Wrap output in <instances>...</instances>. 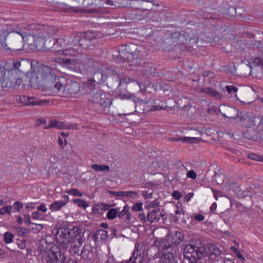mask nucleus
Segmentation results:
<instances>
[{"label": "nucleus", "instance_id": "nucleus-43", "mask_svg": "<svg viewBox=\"0 0 263 263\" xmlns=\"http://www.w3.org/2000/svg\"><path fill=\"white\" fill-rule=\"evenodd\" d=\"M73 201L74 203L78 204L79 207L83 209H86L89 205L88 202L84 200L75 199L73 200Z\"/></svg>", "mask_w": 263, "mask_h": 263}, {"label": "nucleus", "instance_id": "nucleus-5", "mask_svg": "<svg viewBox=\"0 0 263 263\" xmlns=\"http://www.w3.org/2000/svg\"><path fill=\"white\" fill-rule=\"evenodd\" d=\"M183 239L182 234L176 232L173 236L166 235L163 238H157L153 242V246L159 250L165 251L170 249L172 245L177 246L180 243Z\"/></svg>", "mask_w": 263, "mask_h": 263}, {"label": "nucleus", "instance_id": "nucleus-40", "mask_svg": "<svg viewBox=\"0 0 263 263\" xmlns=\"http://www.w3.org/2000/svg\"><path fill=\"white\" fill-rule=\"evenodd\" d=\"M249 63L254 66L263 65V59L258 57H252Z\"/></svg>", "mask_w": 263, "mask_h": 263}, {"label": "nucleus", "instance_id": "nucleus-47", "mask_svg": "<svg viewBox=\"0 0 263 263\" xmlns=\"http://www.w3.org/2000/svg\"><path fill=\"white\" fill-rule=\"evenodd\" d=\"M159 203L157 201V199L154 200L153 201L149 202L148 204L145 205V207L146 209H150V208H159Z\"/></svg>", "mask_w": 263, "mask_h": 263}, {"label": "nucleus", "instance_id": "nucleus-61", "mask_svg": "<svg viewBox=\"0 0 263 263\" xmlns=\"http://www.w3.org/2000/svg\"><path fill=\"white\" fill-rule=\"evenodd\" d=\"M187 177L192 179H196L197 175L194 171L191 170L187 172Z\"/></svg>", "mask_w": 263, "mask_h": 263}, {"label": "nucleus", "instance_id": "nucleus-54", "mask_svg": "<svg viewBox=\"0 0 263 263\" xmlns=\"http://www.w3.org/2000/svg\"><path fill=\"white\" fill-rule=\"evenodd\" d=\"M142 203L138 202L133 206L132 209L134 211H141L142 210Z\"/></svg>", "mask_w": 263, "mask_h": 263}, {"label": "nucleus", "instance_id": "nucleus-12", "mask_svg": "<svg viewBox=\"0 0 263 263\" xmlns=\"http://www.w3.org/2000/svg\"><path fill=\"white\" fill-rule=\"evenodd\" d=\"M106 85L108 87L112 88L121 85L122 80L115 71H111L107 75Z\"/></svg>", "mask_w": 263, "mask_h": 263}, {"label": "nucleus", "instance_id": "nucleus-31", "mask_svg": "<svg viewBox=\"0 0 263 263\" xmlns=\"http://www.w3.org/2000/svg\"><path fill=\"white\" fill-rule=\"evenodd\" d=\"M66 204V201H55L50 205L49 209L52 212L58 211Z\"/></svg>", "mask_w": 263, "mask_h": 263}, {"label": "nucleus", "instance_id": "nucleus-21", "mask_svg": "<svg viewBox=\"0 0 263 263\" xmlns=\"http://www.w3.org/2000/svg\"><path fill=\"white\" fill-rule=\"evenodd\" d=\"M177 35H178L177 32L169 34L168 36L166 35L163 41L165 47L168 48L170 46H177Z\"/></svg>", "mask_w": 263, "mask_h": 263}, {"label": "nucleus", "instance_id": "nucleus-16", "mask_svg": "<svg viewBox=\"0 0 263 263\" xmlns=\"http://www.w3.org/2000/svg\"><path fill=\"white\" fill-rule=\"evenodd\" d=\"M134 59V54L132 52H129L127 49L119 51L115 61L117 62H132Z\"/></svg>", "mask_w": 263, "mask_h": 263}, {"label": "nucleus", "instance_id": "nucleus-35", "mask_svg": "<svg viewBox=\"0 0 263 263\" xmlns=\"http://www.w3.org/2000/svg\"><path fill=\"white\" fill-rule=\"evenodd\" d=\"M48 60L50 62H54L58 63H64L66 64H72L73 60L68 58H61L60 57L48 58Z\"/></svg>", "mask_w": 263, "mask_h": 263}, {"label": "nucleus", "instance_id": "nucleus-56", "mask_svg": "<svg viewBox=\"0 0 263 263\" xmlns=\"http://www.w3.org/2000/svg\"><path fill=\"white\" fill-rule=\"evenodd\" d=\"M35 226V227L34 228H32V229L33 231H34V232L35 233L36 232H40L41 231H42L43 229V226L41 224H36V223H35L34 224Z\"/></svg>", "mask_w": 263, "mask_h": 263}, {"label": "nucleus", "instance_id": "nucleus-6", "mask_svg": "<svg viewBox=\"0 0 263 263\" xmlns=\"http://www.w3.org/2000/svg\"><path fill=\"white\" fill-rule=\"evenodd\" d=\"M77 12L104 13L102 2L99 0H78Z\"/></svg>", "mask_w": 263, "mask_h": 263}, {"label": "nucleus", "instance_id": "nucleus-13", "mask_svg": "<svg viewBox=\"0 0 263 263\" xmlns=\"http://www.w3.org/2000/svg\"><path fill=\"white\" fill-rule=\"evenodd\" d=\"M22 103L28 106H43L47 105L49 101L45 100H39L37 98L33 97H29L27 96H23L21 98Z\"/></svg>", "mask_w": 263, "mask_h": 263}, {"label": "nucleus", "instance_id": "nucleus-36", "mask_svg": "<svg viewBox=\"0 0 263 263\" xmlns=\"http://www.w3.org/2000/svg\"><path fill=\"white\" fill-rule=\"evenodd\" d=\"M103 93H105V92L100 90H97L96 92L91 93V96H90L89 99L92 102H99L102 97Z\"/></svg>", "mask_w": 263, "mask_h": 263}, {"label": "nucleus", "instance_id": "nucleus-10", "mask_svg": "<svg viewBox=\"0 0 263 263\" xmlns=\"http://www.w3.org/2000/svg\"><path fill=\"white\" fill-rule=\"evenodd\" d=\"M78 124L75 123L59 121L56 120H51L47 126H44V129L55 128L57 129H76L78 128Z\"/></svg>", "mask_w": 263, "mask_h": 263}, {"label": "nucleus", "instance_id": "nucleus-48", "mask_svg": "<svg viewBox=\"0 0 263 263\" xmlns=\"http://www.w3.org/2000/svg\"><path fill=\"white\" fill-rule=\"evenodd\" d=\"M146 2L147 3H151L153 6L155 5V1L153 0H130V6L131 7L137 8V7L135 5L136 2Z\"/></svg>", "mask_w": 263, "mask_h": 263}, {"label": "nucleus", "instance_id": "nucleus-19", "mask_svg": "<svg viewBox=\"0 0 263 263\" xmlns=\"http://www.w3.org/2000/svg\"><path fill=\"white\" fill-rule=\"evenodd\" d=\"M45 27L46 26L43 24L36 23L29 24L26 27L28 32H24V33L25 34L26 36L27 34L32 36H36V32L44 30L46 29Z\"/></svg>", "mask_w": 263, "mask_h": 263}, {"label": "nucleus", "instance_id": "nucleus-62", "mask_svg": "<svg viewBox=\"0 0 263 263\" xmlns=\"http://www.w3.org/2000/svg\"><path fill=\"white\" fill-rule=\"evenodd\" d=\"M172 196L176 200H179L181 198L180 193L177 191H175L173 192Z\"/></svg>", "mask_w": 263, "mask_h": 263}, {"label": "nucleus", "instance_id": "nucleus-28", "mask_svg": "<svg viewBox=\"0 0 263 263\" xmlns=\"http://www.w3.org/2000/svg\"><path fill=\"white\" fill-rule=\"evenodd\" d=\"M122 98H129L133 101L135 107L136 108L138 105H141L143 104L142 100L137 98L134 94H120Z\"/></svg>", "mask_w": 263, "mask_h": 263}, {"label": "nucleus", "instance_id": "nucleus-24", "mask_svg": "<svg viewBox=\"0 0 263 263\" xmlns=\"http://www.w3.org/2000/svg\"><path fill=\"white\" fill-rule=\"evenodd\" d=\"M201 91V92L210 97H213L216 99L220 100L222 98V95L213 88L205 87L202 88Z\"/></svg>", "mask_w": 263, "mask_h": 263}, {"label": "nucleus", "instance_id": "nucleus-58", "mask_svg": "<svg viewBox=\"0 0 263 263\" xmlns=\"http://www.w3.org/2000/svg\"><path fill=\"white\" fill-rule=\"evenodd\" d=\"M228 14L230 16H232L234 15L236 13V10L234 7L230 6L228 8Z\"/></svg>", "mask_w": 263, "mask_h": 263}, {"label": "nucleus", "instance_id": "nucleus-49", "mask_svg": "<svg viewBox=\"0 0 263 263\" xmlns=\"http://www.w3.org/2000/svg\"><path fill=\"white\" fill-rule=\"evenodd\" d=\"M68 194L76 196L81 197L83 194L80 192L77 189H72L66 192Z\"/></svg>", "mask_w": 263, "mask_h": 263}, {"label": "nucleus", "instance_id": "nucleus-64", "mask_svg": "<svg viewBox=\"0 0 263 263\" xmlns=\"http://www.w3.org/2000/svg\"><path fill=\"white\" fill-rule=\"evenodd\" d=\"M194 218L197 221H202L204 220L205 217L201 214H197L194 216Z\"/></svg>", "mask_w": 263, "mask_h": 263}, {"label": "nucleus", "instance_id": "nucleus-38", "mask_svg": "<svg viewBox=\"0 0 263 263\" xmlns=\"http://www.w3.org/2000/svg\"><path fill=\"white\" fill-rule=\"evenodd\" d=\"M226 89L227 92V96L230 95V97H235L236 92L238 91V88L233 85H227L226 86Z\"/></svg>", "mask_w": 263, "mask_h": 263}, {"label": "nucleus", "instance_id": "nucleus-7", "mask_svg": "<svg viewBox=\"0 0 263 263\" xmlns=\"http://www.w3.org/2000/svg\"><path fill=\"white\" fill-rule=\"evenodd\" d=\"M79 229L76 228L73 230H70L68 228H61L57 232L56 241L64 249H66L68 248V244L72 241V234L76 233L75 236L79 234Z\"/></svg>", "mask_w": 263, "mask_h": 263}, {"label": "nucleus", "instance_id": "nucleus-26", "mask_svg": "<svg viewBox=\"0 0 263 263\" xmlns=\"http://www.w3.org/2000/svg\"><path fill=\"white\" fill-rule=\"evenodd\" d=\"M226 112H222L221 115L225 117L230 119H235L238 115V110L232 107L227 106L226 108Z\"/></svg>", "mask_w": 263, "mask_h": 263}, {"label": "nucleus", "instance_id": "nucleus-32", "mask_svg": "<svg viewBox=\"0 0 263 263\" xmlns=\"http://www.w3.org/2000/svg\"><path fill=\"white\" fill-rule=\"evenodd\" d=\"M96 172H104L105 173L110 172V167L107 165L94 164L91 166Z\"/></svg>", "mask_w": 263, "mask_h": 263}, {"label": "nucleus", "instance_id": "nucleus-3", "mask_svg": "<svg viewBox=\"0 0 263 263\" xmlns=\"http://www.w3.org/2000/svg\"><path fill=\"white\" fill-rule=\"evenodd\" d=\"M204 248L199 239H193L184 248V256L191 263L195 262L204 255Z\"/></svg>", "mask_w": 263, "mask_h": 263}, {"label": "nucleus", "instance_id": "nucleus-39", "mask_svg": "<svg viewBox=\"0 0 263 263\" xmlns=\"http://www.w3.org/2000/svg\"><path fill=\"white\" fill-rule=\"evenodd\" d=\"M77 49L69 48L62 51V54L66 56L76 57L79 54Z\"/></svg>", "mask_w": 263, "mask_h": 263}, {"label": "nucleus", "instance_id": "nucleus-45", "mask_svg": "<svg viewBox=\"0 0 263 263\" xmlns=\"http://www.w3.org/2000/svg\"><path fill=\"white\" fill-rule=\"evenodd\" d=\"M13 206L11 205H7L0 209V214L4 215L6 214L11 215V212Z\"/></svg>", "mask_w": 263, "mask_h": 263}, {"label": "nucleus", "instance_id": "nucleus-9", "mask_svg": "<svg viewBox=\"0 0 263 263\" xmlns=\"http://www.w3.org/2000/svg\"><path fill=\"white\" fill-rule=\"evenodd\" d=\"M166 215L163 210L160 211L159 208L149 210L148 212V221L151 223L159 222L164 223L166 220Z\"/></svg>", "mask_w": 263, "mask_h": 263}, {"label": "nucleus", "instance_id": "nucleus-63", "mask_svg": "<svg viewBox=\"0 0 263 263\" xmlns=\"http://www.w3.org/2000/svg\"><path fill=\"white\" fill-rule=\"evenodd\" d=\"M37 210L45 213L47 209L46 207V205L44 203H42L37 207Z\"/></svg>", "mask_w": 263, "mask_h": 263}, {"label": "nucleus", "instance_id": "nucleus-15", "mask_svg": "<svg viewBox=\"0 0 263 263\" xmlns=\"http://www.w3.org/2000/svg\"><path fill=\"white\" fill-rule=\"evenodd\" d=\"M248 124L256 130L263 131V116H253L248 119Z\"/></svg>", "mask_w": 263, "mask_h": 263}, {"label": "nucleus", "instance_id": "nucleus-29", "mask_svg": "<svg viewBox=\"0 0 263 263\" xmlns=\"http://www.w3.org/2000/svg\"><path fill=\"white\" fill-rule=\"evenodd\" d=\"M130 207L128 205L124 206L123 209L118 212L117 216L120 218H122L125 216V219L127 221H129L131 219L132 215L129 213Z\"/></svg>", "mask_w": 263, "mask_h": 263}, {"label": "nucleus", "instance_id": "nucleus-55", "mask_svg": "<svg viewBox=\"0 0 263 263\" xmlns=\"http://www.w3.org/2000/svg\"><path fill=\"white\" fill-rule=\"evenodd\" d=\"M164 108H165V109H167V110H169L172 108V107H169V106H165V107H162V106H160V105H158V106L153 105L152 107V110H161Z\"/></svg>", "mask_w": 263, "mask_h": 263}, {"label": "nucleus", "instance_id": "nucleus-50", "mask_svg": "<svg viewBox=\"0 0 263 263\" xmlns=\"http://www.w3.org/2000/svg\"><path fill=\"white\" fill-rule=\"evenodd\" d=\"M237 118H238L240 120V121L242 122L243 121L247 120L248 119H249V116L248 114L247 113H243L241 112L240 114L238 112V115L237 116Z\"/></svg>", "mask_w": 263, "mask_h": 263}, {"label": "nucleus", "instance_id": "nucleus-46", "mask_svg": "<svg viewBox=\"0 0 263 263\" xmlns=\"http://www.w3.org/2000/svg\"><path fill=\"white\" fill-rule=\"evenodd\" d=\"M248 157L250 159L263 162V157L254 153H250L248 155Z\"/></svg>", "mask_w": 263, "mask_h": 263}, {"label": "nucleus", "instance_id": "nucleus-8", "mask_svg": "<svg viewBox=\"0 0 263 263\" xmlns=\"http://www.w3.org/2000/svg\"><path fill=\"white\" fill-rule=\"evenodd\" d=\"M26 35L19 31H10L8 34L7 42L9 47L7 49L13 51H20L24 47V38Z\"/></svg>", "mask_w": 263, "mask_h": 263}, {"label": "nucleus", "instance_id": "nucleus-2", "mask_svg": "<svg viewBox=\"0 0 263 263\" xmlns=\"http://www.w3.org/2000/svg\"><path fill=\"white\" fill-rule=\"evenodd\" d=\"M37 251L40 253L38 255H42V260L43 263H64L66 258L58 246H53L51 249L46 250L43 245H40L37 248Z\"/></svg>", "mask_w": 263, "mask_h": 263}, {"label": "nucleus", "instance_id": "nucleus-44", "mask_svg": "<svg viewBox=\"0 0 263 263\" xmlns=\"http://www.w3.org/2000/svg\"><path fill=\"white\" fill-rule=\"evenodd\" d=\"M13 238L14 235L12 233L7 232L4 233V240L6 243H9L12 242L13 241Z\"/></svg>", "mask_w": 263, "mask_h": 263}, {"label": "nucleus", "instance_id": "nucleus-57", "mask_svg": "<svg viewBox=\"0 0 263 263\" xmlns=\"http://www.w3.org/2000/svg\"><path fill=\"white\" fill-rule=\"evenodd\" d=\"M142 195L145 198L150 199L153 198V193L149 192L148 191H143L142 192Z\"/></svg>", "mask_w": 263, "mask_h": 263}, {"label": "nucleus", "instance_id": "nucleus-1", "mask_svg": "<svg viewBox=\"0 0 263 263\" xmlns=\"http://www.w3.org/2000/svg\"><path fill=\"white\" fill-rule=\"evenodd\" d=\"M31 85H38L56 92L63 97H72L80 90L79 83L64 77H56L53 70L48 66L36 68L30 78Z\"/></svg>", "mask_w": 263, "mask_h": 263}, {"label": "nucleus", "instance_id": "nucleus-52", "mask_svg": "<svg viewBox=\"0 0 263 263\" xmlns=\"http://www.w3.org/2000/svg\"><path fill=\"white\" fill-rule=\"evenodd\" d=\"M139 196L138 192L136 191H127L126 197L135 199Z\"/></svg>", "mask_w": 263, "mask_h": 263}, {"label": "nucleus", "instance_id": "nucleus-23", "mask_svg": "<svg viewBox=\"0 0 263 263\" xmlns=\"http://www.w3.org/2000/svg\"><path fill=\"white\" fill-rule=\"evenodd\" d=\"M90 78L97 83V84H105L107 75L105 74L102 70H98L94 72L92 76Z\"/></svg>", "mask_w": 263, "mask_h": 263}, {"label": "nucleus", "instance_id": "nucleus-17", "mask_svg": "<svg viewBox=\"0 0 263 263\" xmlns=\"http://www.w3.org/2000/svg\"><path fill=\"white\" fill-rule=\"evenodd\" d=\"M75 7L76 4L70 6L64 3L56 2L53 4V10L59 12H77Z\"/></svg>", "mask_w": 263, "mask_h": 263}, {"label": "nucleus", "instance_id": "nucleus-18", "mask_svg": "<svg viewBox=\"0 0 263 263\" xmlns=\"http://www.w3.org/2000/svg\"><path fill=\"white\" fill-rule=\"evenodd\" d=\"M189 39V35L186 33H178L177 35V46L182 51L187 50V43Z\"/></svg>", "mask_w": 263, "mask_h": 263}, {"label": "nucleus", "instance_id": "nucleus-51", "mask_svg": "<svg viewBox=\"0 0 263 263\" xmlns=\"http://www.w3.org/2000/svg\"><path fill=\"white\" fill-rule=\"evenodd\" d=\"M198 138H191L184 137L182 138L183 142H187L190 143H194L198 142Z\"/></svg>", "mask_w": 263, "mask_h": 263}, {"label": "nucleus", "instance_id": "nucleus-60", "mask_svg": "<svg viewBox=\"0 0 263 263\" xmlns=\"http://www.w3.org/2000/svg\"><path fill=\"white\" fill-rule=\"evenodd\" d=\"M13 206L17 211H19L23 206V204L20 201H15L13 204Z\"/></svg>", "mask_w": 263, "mask_h": 263}, {"label": "nucleus", "instance_id": "nucleus-22", "mask_svg": "<svg viewBox=\"0 0 263 263\" xmlns=\"http://www.w3.org/2000/svg\"><path fill=\"white\" fill-rule=\"evenodd\" d=\"M125 1H127V0H114V1H111V0H106L104 1V2H102V4L103 5V6H102V8H103V10L104 11L105 13V6L106 5L109 6V7L111 8H121V7H124L125 6V4L124 2Z\"/></svg>", "mask_w": 263, "mask_h": 263}, {"label": "nucleus", "instance_id": "nucleus-14", "mask_svg": "<svg viewBox=\"0 0 263 263\" xmlns=\"http://www.w3.org/2000/svg\"><path fill=\"white\" fill-rule=\"evenodd\" d=\"M221 254V250L215 245L210 244L206 249L204 248V255L209 256L211 259H216Z\"/></svg>", "mask_w": 263, "mask_h": 263}, {"label": "nucleus", "instance_id": "nucleus-30", "mask_svg": "<svg viewBox=\"0 0 263 263\" xmlns=\"http://www.w3.org/2000/svg\"><path fill=\"white\" fill-rule=\"evenodd\" d=\"M34 37V44L36 48L37 49H42L45 45V39L42 35L41 36L39 35L33 36Z\"/></svg>", "mask_w": 263, "mask_h": 263}, {"label": "nucleus", "instance_id": "nucleus-42", "mask_svg": "<svg viewBox=\"0 0 263 263\" xmlns=\"http://www.w3.org/2000/svg\"><path fill=\"white\" fill-rule=\"evenodd\" d=\"M118 213L117 209H111L107 212V217L109 220H112L117 216Z\"/></svg>", "mask_w": 263, "mask_h": 263}, {"label": "nucleus", "instance_id": "nucleus-53", "mask_svg": "<svg viewBox=\"0 0 263 263\" xmlns=\"http://www.w3.org/2000/svg\"><path fill=\"white\" fill-rule=\"evenodd\" d=\"M16 231L17 232L18 235L20 236H26L27 232V229L25 228H23L21 227H18L16 228Z\"/></svg>", "mask_w": 263, "mask_h": 263}, {"label": "nucleus", "instance_id": "nucleus-59", "mask_svg": "<svg viewBox=\"0 0 263 263\" xmlns=\"http://www.w3.org/2000/svg\"><path fill=\"white\" fill-rule=\"evenodd\" d=\"M139 219L143 222H144L146 221H148V213L146 216L144 213H140L139 214Z\"/></svg>", "mask_w": 263, "mask_h": 263}, {"label": "nucleus", "instance_id": "nucleus-4", "mask_svg": "<svg viewBox=\"0 0 263 263\" xmlns=\"http://www.w3.org/2000/svg\"><path fill=\"white\" fill-rule=\"evenodd\" d=\"M57 43L61 47L73 45L77 47L86 48L89 46V41L85 37V36L81 33H73L67 35L64 38H59L56 40Z\"/></svg>", "mask_w": 263, "mask_h": 263}, {"label": "nucleus", "instance_id": "nucleus-41", "mask_svg": "<svg viewBox=\"0 0 263 263\" xmlns=\"http://www.w3.org/2000/svg\"><path fill=\"white\" fill-rule=\"evenodd\" d=\"M198 40L196 37H190L188 40L187 43V49L191 48H194L195 47H198L197 45Z\"/></svg>", "mask_w": 263, "mask_h": 263}, {"label": "nucleus", "instance_id": "nucleus-37", "mask_svg": "<svg viewBox=\"0 0 263 263\" xmlns=\"http://www.w3.org/2000/svg\"><path fill=\"white\" fill-rule=\"evenodd\" d=\"M8 33L9 32L6 30H0V44L5 48L8 46V44L5 43V41H7Z\"/></svg>", "mask_w": 263, "mask_h": 263}, {"label": "nucleus", "instance_id": "nucleus-33", "mask_svg": "<svg viewBox=\"0 0 263 263\" xmlns=\"http://www.w3.org/2000/svg\"><path fill=\"white\" fill-rule=\"evenodd\" d=\"M167 252L168 253H166L163 255L161 263H178L173 254L170 253L169 251Z\"/></svg>", "mask_w": 263, "mask_h": 263}, {"label": "nucleus", "instance_id": "nucleus-34", "mask_svg": "<svg viewBox=\"0 0 263 263\" xmlns=\"http://www.w3.org/2000/svg\"><path fill=\"white\" fill-rule=\"evenodd\" d=\"M26 64H27L28 66L31 65L29 62L26 61L24 59H22L20 61H14L13 66L15 69H18L20 71L23 72L24 70H25L23 66H25Z\"/></svg>", "mask_w": 263, "mask_h": 263}, {"label": "nucleus", "instance_id": "nucleus-25", "mask_svg": "<svg viewBox=\"0 0 263 263\" xmlns=\"http://www.w3.org/2000/svg\"><path fill=\"white\" fill-rule=\"evenodd\" d=\"M97 83L93 81L90 78L85 83L84 88L88 93L91 96V93L98 90L97 87Z\"/></svg>", "mask_w": 263, "mask_h": 263}, {"label": "nucleus", "instance_id": "nucleus-27", "mask_svg": "<svg viewBox=\"0 0 263 263\" xmlns=\"http://www.w3.org/2000/svg\"><path fill=\"white\" fill-rule=\"evenodd\" d=\"M143 257L141 254H138V251H134L133 255L128 260L122 261L121 263H142Z\"/></svg>", "mask_w": 263, "mask_h": 263}, {"label": "nucleus", "instance_id": "nucleus-20", "mask_svg": "<svg viewBox=\"0 0 263 263\" xmlns=\"http://www.w3.org/2000/svg\"><path fill=\"white\" fill-rule=\"evenodd\" d=\"M96 105L100 106L104 111H108L111 104V100L106 93H103L99 102H93Z\"/></svg>", "mask_w": 263, "mask_h": 263}, {"label": "nucleus", "instance_id": "nucleus-11", "mask_svg": "<svg viewBox=\"0 0 263 263\" xmlns=\"http://www.w3.org/2000/svg\"><path fill=\"white\" fill-rule=\"evenodd\" d=\"M21 80L17 78L12 73L8 74V76L6 78L3 77L0 82V86L3 88H12L14 87L17 84L18 81V85Z\"/></svg>", "mask_w": 263, "mask_h": 263}]
</instances>
